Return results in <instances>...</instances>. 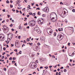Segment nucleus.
Masks as SVG:
<instances>
[{"label":"nucleus","instance_id":"nucleus-1","mask_svg":"<svg viewBox=\"0 0 75 75\" xmlns=\"http://www.w3.org/2000/svg\"><path fill=\"white\" fill-rule=\"evenodd\" d=\"M35 23H36L35 21H31L29 22V26H30V27H33L34 26V25H35Z\"/></svg>","mask_w":75,"mask_h":75},{"label":"nucleus","instance_id":"nucleus-2","mask_svg":"<svg viewBox=\"0 0 75 75\" xmlns=\"http://www.w3.org/2000/svg\"><path fill=\"white\" fill-rule=\"evenodd\" d=\"M37 67V65L35 63H30V67L31 68H35Z\"/></svg>","mask_w":75,"mask_h":75},{"label":"nucleus","instance_id":"nucleus-3","mask_svg":"<svg viewBox=\"0 0 75 75\" xmlns=\"http://www.w3.org/2000/svg\"><path fill=\"white\" fill-rule=\"evenodd\" d=\"M54 13H51L50 15V18L52 21L53 22H55L56 21V20L55 19V18L53 17V16L52 14H54Z\"/></svg>","mask_w":75,"mask_h":75},{"label":"nucleus","instance_id":"nucleus-4","mask_svg":"<svg viewBox=\"0 0 75 75\" xmlns=\"http://www.w3.org/2000/svg\"><path fill=\"white\" fill-rule=\"evenodd\" d=\"M47 32L48 34L51 35V34H52V30L51 28H49L47 29Z\"/></svg>","mask_w":75,"mask_h":75},{"label":"nucleus","instance_id":"nucleus-5","mask_svg":"<svg viewBox=\"0 0 75 75\" xmlns=\"http://www.w3.org/2000/svg\"><path fill=\"white\" fill-rule=\"evenodd\" d=\"M15 45L16 47H18V48L20 47V42H19V41L16 40L15 42Z\"/></svg>","mask_w":75,"mask_h":75},{"label":"nucleus","instance_id":"nucleus-6","mask_svg":"<svg viewBox=\"0 0 75 75\" xmlns=\"http://www.w3.org/2000/svg\"><path fill=\"white\" fill-rule=\"evenodd\" d=\"M67 16V14H66V12L65 11H64V14H63V12L61 14V17H62V18H64L65 17Z\"/></svg>","mask_w":75,"mask_h":75},{"label":"nucleus","instance_id":"nucleus-7","mask_svg":"<svg viewBox=\"0 0 75 75\" xmlns=\"http://www.w3.org/2000/svg\"><path fill=\"white\" fill-rule=\"evenodd\" d=\"M63 35V34L62 33H59L57 36V38H58L59 39V38H61L62 37V35Z\"/></svg>","mask_w":75,"mask_h":75},{"label":"nucleus","instance_id":"nucleus-8","mask_svg":"<svg viewBox=\"0 0 75 75\" xmlns=\"http://www.w3.org/2000/svg\"><path fill=\"white\" fill-rule=\"evenodd\" d=\"M4 35L3 34H0V40H1V41H3L4 40Z\"/></svg>","mask_w":75,"mask_h":75},{"label":"nucleus","instance_id":"nucleus-9","mask_svg":"<svg viewBox=\"0 0 75 75\" xmlns=\"http://www.w3.org/2000/svg\"><path fill=\"white\" fill-rule=\"evenodd\" d=\"M39 47L38 46H37L35 47V48L34 47V46H33V49L34 51H38V50H39Z\"/></svg>","mask_w":75,"mask_h":75},{"label":"nucleus","instance_id":"nucleus-10","mask_svg":"<svg viewBox=\"0 0 75 75\" xmlns=\"http://www.w3.org/2000/svg\"><path fill=\"white\" fill-rule=\"evenodd\" d=\"M47 8H45L42 9V11H44L45 12H47Z\"/></svg>","mask_w":75,"mask_h":75},{"label":"nucleus","instance_id":"nucleus-11","mask_svg":"<svg viewBox=\"0 0 75 75\" xmlns=\"http://www.w3.org/2000/svg\"><path fill=\"white\" fill-rule=\"evenodd\" d=\"M37 22L39 24H41V19H38V20Z\"/></svg>","mask_w":75,"mask_h":75},{"label":"nucleus","instance_id":"nucleus-12","mask_svg":"<svg viewBox=\"0 0 75 75\" xmlns=\"http://www.w3.org/2000/svg\"><path fill=\"white\" fill-rule=\"evenodd\" d=\"M9 37H10L11 38H13V34H9L8 35Z\"/></svg>","mask_w":75,"mask_h":75},{"label":"nucleus","instance_id":"nucleus-13","mask_svg":"<svg viewBox=\"0 0 75 75\" xmlns=\"http://www.w3.org/2000/svg\"><path fill=\"white\" fill-rule=\"evenodd\" d=\"M44 19L42 18H41L40 19V22L41 23V24H43V23H44Z\"/></svg>","mask_w":75,"mask_h":75},{"label":"nucleus","instance_id":"nucleus-14","mask_svg":"<svg viewBox=\"0 0 75 75\" xmlns=\"http://www.w3.org/2000/svg\"><path fill=\"white\" fill-rule=\"evenodd\" d=\"M39 29V28H38V27H36L34 28V30H35V31H38Z\"/></svg>","mask_w":75,"mask_h":75},{"label":"nucleus","instance_id":"nucleus-15","mask_svg":"<svg viewBox=\"0 0 75 75\" xmlns=\"http://www.w3.org/2000/svg\"><path fill=\"white\" fill-rule=\"evenodd\" d=\"M58 31H63V28H59L58 29Z\"/></svg>","mask_w":75,"mask_h":75},{"label":"nucleus","instance_id":"nucleus-16","mask_svg":"<svg viewBox=\"0 0 75 75\" xmlns=\"http://www.w3.org/2000/svg\"><path fill=\"white\" fill-rule=\"evenodd\" d=\"M19 1L18 0H17L16 1V4H19V3H20V2H19Z\"/></svg>","mask_w":75,"mask_h":75},{"label":"nucleus","instance_id":"nucleus-17","mask_svg":"<svg viewBox=\"0 0 75 75\" xmlns=\"http://www.w3.org/2000/svg\"><path fill=\"white\" fill-rule=\"evenodd\" d=\"M32 56L33 57H35V53H33Z\"/></svg>","mask_w":75,"mask_h":75},{"label":"nucleus","instance_id":"nucleus-18","mask_svg":"<svg viewBox=\"0 0 75 75\" xmlns=\"http://www.w3.org/2000/svg\"><path fill=\"white\" fill-rule=\"evenodd\" d=\"M29 45H31V46H33V43H29Z\"/></svg>","mask_w":75,"mask_h":75},{"label":"nucleus","instance_id":"nucleus-19","mask_svg":"<svg viewBox=\"0 0 75 75\" xmlns=\"http://www.w3.org/2000/svg\"><path fill=\"white\" fill-rule=\"evenodd\" d=\"M53 35L54 37H55V36H56V32H54V33L53 34Z\"/></svg>","mask_w":75,"mask_h":75},{"label":"nucleus","instance_id":"nucleus-20","mask_svg":"<svg viewBox=\"0 0 75 75\" xmlns=\"http://www.w3.org/2000/svg\"><path fill=\"white\" fill-rule=\"evenodd\" d=\"M37 33H38V34H40V33H41V31L39 30V31L37 32Z\"/></svg>","mask_w":75,"mask_h":75},{"label":"nucleus","instance_id":"nucleus-21","mask_svg":"<svg viewBox=\"0 0 75 75\" xmlns=\"http://www.w3.org/2000/svg\"><path fill=\"white\" fill-rule=\"evenodd\" d=\"M40 13V12L38 11V15H40V14H41V13Z\"/></svg>","mask_w":75,"mask_h":75},{"label":"nucleus","instance_id":"nucleus-22","mask_svg":"<svg viewBox=\"0 0 75 75\" xmlns=\"http://www.w3.org/2000/svg\"><path fill=\"white\" fill-rule=\"evenodd\" d=\"M15 62H16V61H13L12 62V64H14L15 63Z\"/></svg>","mask_w":75,"mask_h":75},{"label":"nucleus","instance_id":"nucleus-23","mask_svg":"<svg viewBox=\"0 0 75 75\" xmlns=\"http://www.w3.org/2000/svg\"><path fill=\"white\" fill-rule=\"evenodd\" d=\"M7 27L6 26H4V27L3 28H4V29H6Z\"/></svg>","mask_w":75,"mask_h":75},{"label":"nucleus","instance_id":"nucleus-24","mask_svg":"<svg viewBox=\"0 0 75 75\" xmlns=\"http://www.w3.org/2000/svg\"><path fill=\"white\" fill-rule=\"evenodd\" d=\"M21 52H22L21 51H20L18 53L19 54H21Z\"/></svg>","mask_w":75,"mask_h":75},{"label":"nucleus","instance_id":"nucleus-25","mask_svg":"<svg viewBox=\"0 0 75 75\" xmlns=\"http://www.w3.org/2000/svg\"><path fill=\"white\" fill-rule=\"evenodd\" d=\"M29 14L31 16L33 15V13H29Z\"/></svg>","mask_w":75,"mask_h":75},{"label":"nucleus","instance_id":"nucleus-26","mask_svg":"<svg viewBox=\"0 0 75 75\" xmlns=\"http://www.w3.org/2000/svg\"><path fill=\"white\" fill-rule=\"evenodd\" d=\"M72 12H73V13H75V10L74 9H73L72 10Z\"/></svg>","mask_w":75,"mask_h":75},{"label":"nucleus","instance_id":"nucleus-27","mask_svg":"<svg viewBox=\"0 0 75 75\" xmlns=\"http://www.w3.org/2000/svg\"><path fill=\"white\" fill-rule=\"evenodd\" d=\"M6 2L8 4L10 3V2H9V1H8V0H7L6 1Z\"/></svg>","mask_w":75,"mask_h":75},{"label":"nucleus","instance_id":"nucleus-28","mask_svg":"<svg viewBox=\"0 0 75 75\" xmlns=\"http://www.w3.org/2000/svg\"><path fill=\"white\" fill-rule=\"evenodd\" d=\"M42 16L43 17H45V14H42Z\"/></svg>","mask_w":75,"mask_h":75},{"label":"nucleus","instance_id":"nucleus-29","mask_svg":"<svg viewBox=\"0 0 75 75\" xmlns=\"http://www.w3.org/2000/svg\"><path fill=\"white\" fill-rule=\"evenodd\" d=\"M64 72H67V69H64Z\"/></svg>","mask_w":75,"mask_h":75},{"label":"nucleus","instance_id":"nucleus-30","mask_svg":"<svg viewBox=\"0 0 75 75\" xmlns=\"http://www.w3.org/2000/svg\"><path fill=\"white\" fill-rule=\"evenodd\" d=\"M35 16V13H34L33 14V16Z\"/></svg>","mask_w":75,"mask_h":75},{"label":"nucleus","instance_id":"nucleus-31","mask_svg":"<svg viewBox=\"0 0 75 75\" xmlns=\"http://www.w3.org/2000/svg\"><path fill=\"white\" fill-rule=\"evenodd\" d=\"M10 6H11V8H13V6L11 4H10Z\"/></svg>","mask_w":75,"mask_h":75},{"label":"nucleus","instance_id":"nucleus-32","mask_svg":"<svg viewBox=\"0 0 75 75\" xmlns=\"http://www.w3.org/2000/svg\"><path fill=\"white\" fill-rule=\"evenodd\" d=\"M40 61L41 62H42V59H40Z\"/></svg>","mask_w":75,"mask_h":75},{"label":"nucleus","instance_id":"nucleus-33","mask_svg":"<svg viewBox=\"0 0 75 75\" xmlns=\"http://www.w3.org/2000/svg\"><path fill=\"white\" fill-rule=\"evenodd\" d=\"M14 46V45L13 44H11V47H13Z\"/></svg>","mask_w":75,"mask_h":75},{"label":"nucleus","instance_id":"nucleus-34","mask_svg":"<svg viewBox=\"0 0 75 75\" xmlns=\"http://www.w3.org/2000/svg\"><path fill=\"white\" fill-rule=\"evenodd\" d=\"M48 66H46V67H45V68H46V69H48Z\"/></svg>","mask_w":75,"mask_h":75},{"label":"nucleus","instance_id":"nucleus-35","mask_svg":"<svg viewBox=\"0 0 75 75\" xmlns=\"http://www.w3.org/2000/svg\"><path fill=\"white\" fill-rule=\"evenodd\" d=\"M69 56H70V57H73V56H74V55H73L72 56V54L70 55V54H69Z\"/></svg>","mask_w":75,"mask_h":75},{"label":"nucleus","instance_id":"nucleus-36","mask_svg":"<svg viewBox=\"0 0 75 75\" xmlns=\"http://www.w3.org/2000/svg\"><path fill=\"white\" fill-rule=\"evenodd\" d=\"M70 44H71V43H68V46H70Z\"/></svg>","mask_w":75,"mask_h":75},{"label":"nucleus","instance_id":"nucleus-37","mask_svg":"<svg viewBox=\"0 0 75 75\" xmlns=\"http://www.w3.org/2000/svg\"><path fill=\"white\" fill-rule=\"evenodd\" d=\"M52 58H55V56L54 55H52Z\"/></svg>","mask_w":75,"mask_h":75},{"label":"nucleus","instance_id":"nucleus-38","mask_svg":"<svg viewBox=\"0 0 75 75\" xmlns=\"http://www.w3.org/2000/svg\"><path fill=\"white\" fill-rule=\"evenodd\" d=\"M13 60H16V58L14 57L13 58Z\"/></svg>","mask_w":75,"mask_h":75},{"label":"nucleus","instance_id":"nucleus-39","mask_svg":"<svg viewBox=\"0 0 75 75\" xmlns=\"http://www.w3.org/2000/svg\"><path fill=\"white\" fill-rule=\"evenodd\" d=\"M9 60H10V59H11V60H12V57H10V58H9Z\"/></svg>","mask_w":75,"mask_h":75},{"label":"nucleus","instance_id":"nucleus-40","mask_svg":"<svg viewBox=\"0 0 75 75\" xmlns=\"http://www.w3.org/2000/svg\"><path fill=\"white\" fill-rule=\"evenodd\" d=\"M10 27H13V24H11V25H10Z\"/></svg>","mask_w":75,"mask_h":75},{"label":"nucleus","instance_id":"nucleus-41","mask_svg":"<svg viewBox=\"0 0 75 75\" xmlns=\"http://www.w3.org/2000/svg\"><path fill=\"white\" fill-rule=\"evenodd\" d=\"M4 71H6V68H4Z\"/></svg>","mask_w":75,"mask_h":75},{"label":"nucleus","instance_id":"nucleus-42","mask_svg":"<svg viewBox=\"0 0 75 75\" xmlns=\"http://www.w3.org/2000/svg\"><path fill=\"white\" fill-rule=\"evenodd\" d=\"M16 13H18V12H19V11H18V10H16Z\"/></svg>","mask_w":75,"mask_h":75},{"label":"nucleus","instance_id":"nucleus-43","mask_svg":"<svg viewBox=\"0 0 75 75\" xmlns=\"http://www.w3.org/2000/svg\"><path fill=\"white\" fill-rule=\"evenodd\" d=\"M18 28H19V29H20V30L21 29V26L19 27Z\"/></svg>","mask_w":75,"mask_h":75},{"label":"nucleus","instance_id":"nucleus-44","mask_svg":"<svg viewBox=\"0 0 75 75\" xmlns=\"http://www.w3.org/2000/svg\"><path fill=\"white\" fill-rule=\"evenodd\" d=\"M21 37V36H19L18 37V38L19 39H20Z\"/></svg>","mask_w":75,"mask_h":75},{"label":"nucleus","instance_id":"nucleus-45","mask_svg":"<svg viewBox=\"0 0 75 75\" xmlns=\"http://www.w3.org/2000/svg\"><path fill=\"white\" fill-rule=\"evenodd\" d=\"M3 50H4V51L6 50V48H5V47H4V48H3Z\"/></svg>","mask_w":75,"mask_h":75},{"label":"nucleus","instance_id":"nucleus-46","mask_svg":"<svg viewBox=\"0 0 75 75\" xmlns=\"http://www.w3.org/2000/svg\"><path fill=\"white\" fill-rule=\"evenodd\" d=\"M24 25H27V23H26L24 24Z\"/></svg>","mask_w":75,"mask_h":75},{"label":"nucleus","instance_id":"nucleus-47","mask_svg":"<svg viewBox=\"0 0 75 75\" xmlns=\"http://www.w3.org/2000/svg\"><path fill=\"white\" fill-rule=\"evenodd\" d=\"M12 11H13V12H15L16 10H13V9H12Z\"/></svg>","mask_w":75,"mask_h":75},{"label":"nucleus","instance_id":"nucleus-48","mask_svg":"<svg viewBox=\"0 0 75 75\" xmlns=\"http://www.w3.org/2000/svg\"><path fill=\"white\" fill-rule=\"evenodd\" d=\"M14 51H15V52H17V49L14 50Z\"/></svg>","mask_w":75,"mask_h":75},{"label":"nucleus","instance_id":"nucleus-49","mask_svg":"<svg viewBox=\"0 0 75 75\" xmlns=\"http://www.w3.org/2000/svg\"><path fill=\"white\" fill-rule=\"evenodd\" d=\"M3 11V12H6V11H5V9H3L2 10Z\"/></svg>","mask_w":75,"mask_h":75},{"label":"nucleus","instance_id":"nucleus-50","mask_svg":"<svg viewBox=\"0 0 75 75\" xmlns=\"http://www.w3.org/2000/svg\"><path fill=\"white\" fill-rule=\"evenodd\" d=\"M58 74H59L58 75H61V72H59Z\"/></svg>","mask_w":75,"mask_h":75},{"label":"nucleus","instance_id":"nucleus-51","mask_svg":"<svg viewBox=\"0 0 75 75\" xmlns=\"http://www.w3.org/2000/svg\"><path fill=\"white\" fill-rule=\"evenodd\" d=\"M60 69H64V67H62L60 68Z\"/></svg>","mask_w":75,"mask_h":75},{"label":"nucleus","instance_id":"nucleus-52","mask_svg":"<svg viewBox=\"0 0 75 75\" xmlns=\"http://www.w3.org/2000/svg\"><path fill=\"white\" fill-rule=\"evenodd\" d=\"M40 10V8H36V10Z\"/></svg>","mask_w":75,"mask_h":75},{"label":"nucleus","instance_id":"nucleus-53","mask_svg":"<svg viewBox=\"0 0 75 75\" xmlns=\"http://www.w3.org/2000/svg\"><path fill=\"white\" fill-rule=\"evenodd\" d=\"M6 54V52H4V53L2 54V55H4Z\"/></svg>","mask_w":75,"mask_h":75},{"label":"nucleus","instance_id":"nucleus-54","mask_svg":"<svg viewBox=\"0 0 75 75\" xmlns=\"http://www.w3.org/2000/svg\"><path fill=\"white\" fill-rule=\"evenodd\" d=\"M49 67L50 68H52V66H49Z\"/></svg>","mask_w":75,"mask_h":75},{"label":"nucleus","instance_id":"nucleus-55","mask_svg":"<svg viewBox=\"0 0 75 75\" xmlns=\"http://www.w3.org/2000/svg\"><path fill=\"white\" fill-rule=\"evenodd\" d=\"M10 2L11 3H13V1H12V0H11L10 1Z\"/></svg>","mask_w":75,"mask_h":75},{"label":"nucleus","instance_id":"nucleus-56","mask_svg":"<svg viewBox=\"0 0 75 75\" xmlns=\"http://www.w3.org/2000/svg\"><path fill=\"white\" fill-rule=\"evenodd\" d=\"M65 23H67V22H68V21H67V20L66 19L65 20Z\"/></svg>","mask_w":75,"mask_h":75},{"label":"nucleus","instance_id":"nucleus-57","mask_svg":"<svg viewBox=\"0 0 75 75\" xmlns=\"http://www.w3.org/2000/svg\"><path fill=\"white\" fill-rule=\"evenodd\" d=\"M33 74H36V73H35V72L34 71V72L33 73Z\"/></svg>","mask_w":75,"mask_h":75},{"label":"nucleus","instance_id":"nucleus-58","mask_svg":"<svg viewBox=\"0 0 75 75\" xmlns=\"http://www.w3.org/2000/svg\"><path fill=\"white\" fill-rule=\"evenodd\" d=\"M60 4H62V5H63V3H62V2H61L60 3Z\"/></svg>","mask_w":75,"mask_h":75},{"label":"nucleus","instance_id":"nucleus-59","mask_svg":"<svg viewBox=\"0 0 75 75\" xmlns=\"http://www.w3.org/2000/svg\"><path fill=\"white\" fill-rule=\"evenodd\" d=\"M8 47H9L8 45H7L6 48H8Z\"/></svg>","mask_w":75,"mask_h":75},{"label":"nucleus","instance_id":"nucleus-60","mask_svg":"<svg viewBox=\"0 0 75 75\" xmlns=\"http://www.w3.org/2000/svg\"><path fill=\"white\" fill-rule=\"evenodd\" d=\"M4 58V56H2L1 58L2 59H3V58Z\"/></svg>","mask_w":75,"mask_h":75},{"label":"nucleus","instance_id":"nucleus-61","mask_svg":"<svg viewBox=\"0 0 75 75\" xmlns=\"http://www.w3.org/2000/svg\"><path fill=\"white\" fill-rule=\"evenodd\" d=\"M37 44L38 45H40V43L38 42L37 43Z\"/></svg>","mask_w":75,"mask_h":75},{"label":"nucleus","instance_id":"nucleus-62","mask_svg":"<svg viewBox=\"0 0 75 75\" xmlns=\"http://www.w3.org/2000/svg\"><path fill=\"white\" fill-rule=\"evenodd\" d=\"M24 43L25 44L26 43V41H25V40H24Z\"/></svg>","mask_w":75,"mask_h":75},{"label":"nucleus","instance_id":"nucleus-63","mask_svg":"<svg viewBox=\"0 0 75 75\" xmlns=\"http://www.w3.org/2000/svg\"><path fill=\"white\" fill-rule=\"evenodd\" d=\"M19 12H20V13L21 14H22V12H21V11H19Z\"/></svg>","mask_w":75,"mask_h":75},{"label":"nucleus","instance_id":"nucleus-64","mask_svg":"<svg viewBox=\"0 0 75 75\" xmlns=\"http://www.w3.org/2000/svg\"><path fill=\"white\" fill-rule=\"evenodd\" d=\"M35 6H37L38 7V6H39V5H38V4H36L35 5Z\"/></svg>","mask_w":75,"mask_h":75}]
</instances>
